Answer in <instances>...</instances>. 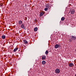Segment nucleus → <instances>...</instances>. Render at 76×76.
Segmentation results:
<instances>
[{"label":"nucleus","mask_w":76,"mask_h":76,"mask_svg":"<svg viewBox=\"0 0 76 76\" xmlns=\"http://www.w3.org/2000/svg\"><path fill=\"white\" fill-rule=\"evenodd\" d=\"M60 72V71L59 69H57L55 70V73H59Z\"/></svg>","instance_id":"f257e3e1"},{"label":"nucleus","mask_w":76,"mask_h":76,"mask_svg":"<svg viewBox=\"0 0 76 76\" xmlns=\"http://www.w3.org/2000/svg\"><path fill=\"white\" fill-rule=\"evenodd\" d=\"M75 10H71V14H72V15H73L74 13H75Z\"/></svg>","instance_id":"f03ea898"},{"label":"nucleus","mask_w":76,"mask_h":76,"mask_svg":"<svg viewBox=\"0 0 76 76\" xmlns=\"http://www.w3.org/2000/svg\"><path fill=\"white\" fill-rule=\"evenodd\" d=\"M21 28H22L24 29H25L26 28V27H25V25L23 24H22L21 25Z\"/></svg>","instance_id":"7ed1b4c3"},{"label":"nucleus","mask_w":76,"mask_h":76,"mask_svg":"<svg viewBox=\"0 0 76 76\" xmlns=\"http://www.w3.org/2000/svg\"><path fill=\"white\" fill-rule=\"evenodd\" d=\"M74 66V65H73V64L72 63H70L69 64V67H73Z\"/></svg>","instance_id":"20e7f679"},{"label":"nucleus","mask_w":76,"mask_h":76,"mask_svg":"<svg viewBox=\"0 0 76 76\" xmlns=\"http://www.w3.org/2000/svg\"><path fill=\"white\" fill-rule=\"evenodd\" d=\"M45 58H46V56L45 55L42 56V60H45Z\"/></svg>","instance_id":"39448f33"},{"label":"nucleus","mask_w":76,"mask_h":76,"mask_svg":"<svg viewBox=\"0 0 76 76\" xmlns=\"http://www.w3.org/2000/svg\"><path fill=\"white\" fill-rule=\"evenodd\" d=\"M45 7H48V8L51 7L48 4H47L45 5Z\"/></svg>","instance_id":"423d86ee"},{"label":"nucleus","mask_w":76,"mask_h":76,"mask_svg":"<svg viewBox=\"0 0 76 76\" xmlns=\"http://www.w3.org/2000/svg\"><path fill=\"white\" fill-rule=\"evenodd\" d=\"M71 38L72 39H73L74 40H75L76 39V38L75 37L72 36L71 37Z\"/></svg>","instance_id":"0eeeda50"},{"label":"nucleus","mask_w":76,"mask_h":76,"mask_svg":"<svg viewBox=\"0 0 76 76\" xmlns=\"http://www.w3.org/2000/svg\"><path fill=\"white\" fill-rule=\"evenodd\" d=\"M44 12H41L40 13V15H39V16H40V17H41V16H43V15H44Z\"/></svg>","instance_id":"6e6552de"},{"label":"nucleus","mask_w":76,"mask_h":76,"mask_svg":"<svg viewBox=\"0 0 76 76\" xmlns=\"http://www.w3.org/2000/svg\"><path fill=\"white\" fill-rule=\"evenodd\" d=\"M59 46L58 45V44H56V45H55V48L56 49V48H58V46Z\"/></svg>","instance_id":"1a4fd4ad"},{"label":"nucleus","mask_w":76,"mask_h":76,"mask_svg":"<svg viewBox=\"0 0 76 76\" xmlns=\"http://www.w3.org/2000/svg\"><path fill=\"white\" fill-rule=\"evenodd\" d=\"M18 23L19 25H21L22 23V21L21 20H20L18 21Z\"/></svg>","instance_id":"9d476101"},{"label":"nucleus","mask_w":76,"mask_h":76,"mask_svg":"<svg viewBox=\"0 0 76 76\" xmlns=\"http://www.w3.org/2000/svg\"><path fill=\"white\" fill-rule=\"evenodd\" d=\"M46 63V62L45 61H43L42 62V64H45Z\"/></svg>","instance_id":"9b49d317"},{"label":"nucleus","mask_w":76,"mask_h":76,"mask_svg":"<svg viewBox=\"0 0 76 76\" xmlns=\"http://www.w3.org/2000/svg\"><path fill=\"white\" fill-rule=\"evenodd\" d=\"M1 37L2 39H5V38H6V36H5L4 35H2Z\"/></svg>","instance_id":"f8f14e48"},{"label":"nucleus","mask_w":76,"mask_h":76,"mask_svg":"<svg viewBox=\"0 0 76 76\" xmlns=\"http://www.w3.org/2000/svg\"><path fill=\"white\" fill-rule=\"evenodd\" d=\"M34 31H38V28H37V27H36L34 28Z\"/></svg>","instance_id":"ddd939ff"},{"label":"nucleus","mask_w":76,"mask_h":76,"mask_svg":"<svg viewBox=\"0 0 76 76\" xmlns=\"http://www.w3.org/2000/svg\"><path fill=\"white\" fill-rule=\"evenodd\" d=\"M18 50V48H16L14 49L13 51L15 52V51H16Z\"/></svg>","instance_id":"4468645a"},{"label":"nucleus","mask_w":76,"mask_h":76,"mask_svg":"<svg viewBox=\"0 0 76 76\" xmlns=\"http://www.w3.org/2000/svg\"><path fill=\"white\" fill-rule=\"evenodd\" d=\"M49 53V52H48V50H46L45 52V54H48Z\"/></svg>","instance_id":"2eb2a0df"},{"label":"nucleus","mask_w":76,"mask_h":76,"mask_svg":"<svg viewBox=\"0 0 76 76\" xmlns=\"http://www.w3.org/2000/svg\"><path fill=\"white\" fill-rule=\"evenodd\" d=\"M64 20V17H62L61 18V20H62V21H63Z\"/></svg>","instance_id":"dca6fc26"},{"label":"nucleus","mask_w":76,"mask_h":76,"mask_svg":"<svg viewBox=\"0 0 76 76\" xmlns=\"http://www.w3.org/2000/svg\"><path fill=\"white\" fill-rule=\"evenodd\" d=\"M24 42L25 44H28V42L26 40H24Z\"/></svg>","instance_id":"f3484780"},{"label":"nucleus","mask_w":76,"mask_h":76,"mask_svg":"<svg viewBox=\"0 0 76 76\" xmlns=\"http://www.w3.org/2000/svg\"><path fill=\"white\" fill-rule=\"evenodd\" d=\"M45 11H47L48 10V8H45Z\"/></svg>","instance_id":"a211bd4d"},{"label":"nucleus","mask_w":76,"mask_h":76,"mask_svg":"<svg viewBox=\"0 0 76 76\" xmlns=\"http://www.w3.org/2000/svg\"><path fill=\"white\" fill-rule=\"evenodd\" d=\"M70 42H72V40H70Z\"/></svg>","instance_id":"6ab92c4d"}]
</instances>
